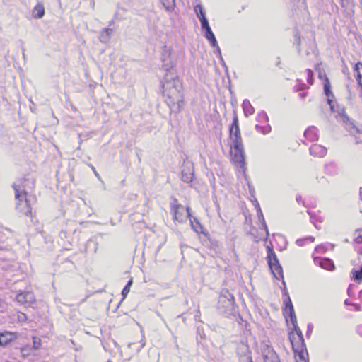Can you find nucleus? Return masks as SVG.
<instances>
[{
	"mask_svg": "<svg viewBox=\"0 0 362 362\" xmlns=\"http://www.w3.org/2000/svg\"><path fill=\"white\" fill-rule=\"evenodd\" d=\"M163 88V95L169 99L168 105L177 104L179 110L184 99L182 81L177 76L166 74Z\"/></svg>",
	"mask_w": 362,
	"mask_h": 362,
	"instance_id": "obj_1",
	"label": "nucleus"
},
{
	"mask_svg": "<svg viewBox=\"0 0 362 362\" xmlns=\"http://www.w3.org/2000/svg\"><path fill=\"white\" fill-rule=\"evenodd\" d=\"M16 199V209L21 214L32 216L31 199L28 192L16 184L13 185Z\"/></svg>",
	"mask_w": 362,
	"mask_h": 362,
	"instance_id": "obj_2",
	"label": "nucleus"
},
{
	"mask_svg": "<svg viewBox=\"0 0 362 362\" xmlns=\"http://www.w3.org/2000/svg\"><path fill=\"white\" fill-rule=\"evenodd\" d=\"M217 310L219 314L226 317L234 315L236 305L233 296L228 290H222L219 294Z\"/></svg>",
	"mask_w": 362,
	"mask_h": 362,
	"instance_id": "obj_3",
	"label": "nucleus"
},
{
	"mask_svg": "<svg viewBox=\"0 0 362 362\" xmlns=\"http://www.w3.org/2000/svg\"><path fill=\"white\" fill-rule=\"evenodd\" d=\"M289 340L293 352L298 356L299 359H304L308 356L303 334L294 335V332L290 333Z\"/></svg>",
	"mask_w": 362,
	"mask_h": 362,
	"instance_id": "obj_4",
	"label": "nucleus"
},
{
	"mask_svg": "<svg viewBox=\"0 0 362 362\" xmlns=\"http://www.w3.org/2000/svg\"><path fill=\"white\" fill-rule=\"evenodd\" d=\"M231 160L239 165L240 168H244L245 164V153L243 142L233 143L230 146Z\"/></svg>",
	"mask_w": 362,
	"mask_h": 362,
	"instance_id": "obj_5",
	"label": "nucleus"
},
{
	"mask_svg": "<svg viewBox=\"0 0 362 362\" xmlns=\"http://www.w3.org/2000/svg\"><path fill=\"white\" fill-rule=\"evenodd\" d=\"M261 354L264 362H281L279 355L274 348L268 344L262 343Z\"/></svg>",
	"mask_w": 362,
	"mask_h": 362,
	"instance_id": "obj_6",
	"label": "nucleus"
},
{
	"mask_svg": "<svg viewBox=\"0 0 362 362\" xmlns=\"http://www.w3.org/2000/svg\"><path fill=\"white\" fill-rule=\"evenodd\" d=\"M229 134L233 143H235L236 141H242L240 131L238 124V117L235 112L233 114V122L229 127Z\"/></svg>",
	"mask_w": 362,
	"mask_h": 362,
	"instance_id": "obj_7",
	"label": "nucleus"
},
{
	"mask_svg": "<svg viewBox=\"0 0 362 362\" xmlns=\"http://www.w3.org/2000/svg\"><path fill=\"white\" fill-rule=\"evenodd\" d=\"M194 175L193 163L191 162H184L182 170L181 179L186 183L192 182Z\"/></svg>",
	"mask_w": 362,
	"mask_h": 362,
	"instance_id": "obj_8",
	"label": "nucleus"
},
{
	"mask_svg": "<svg viewBox=\"0 0 362 362\" xmlns=\"http://www.w3.org/2000/svg\"><path fill=\"white\" fill-rule=\"evenodd\" d=\"M171 212L173 213V218L179 223L185 221V209L184 207L177 204V200L174 199V202L171 204Z\"/></svg>",
	"mask_w": 362,
	"mask_h": 362,
	"instance_id": "obj_9",
	"label": "nucleus"
},
{
	"mask_svg": "<svg viewBox=\"0 0 362 362\" xmlns=\"http://www.w3.org/2000/svg\"><path fill=\"white\" fill-rule=\"evenodd\" d=\"M161 60L163 62L162 68L163 70L168 71L173 68V65L170 47L165 46L163 48Z\"/></svg>",
	"mask_w": 362,
	"mask_h": 362,
	"instance_id": "obj_10",
	"label": "nucleus"
},
{
	"mask_svg": "<svg viewBox=\"0 0 362 362\" xmlns=\"http://www.w3.org/2000/svg\"><path fill=\"white\" fill-rule=\"evenodd\" d=\"M201 30L202 32V35L206 40H208V41L210 43V45H217L216 38L209 25V23L201 25Z\"/></svg>",
	"mask_w": 362,
	"mask_h": 362,
	"instance_id": "obj_11",
	"label": "nucleus"
},
{
	"mask_svg": "<svg viewBox=\"0 0 362 362\" xmlns=\"http://www.w3.org/2000/svg\"><path fill=\"white\" fill-rule=\"evenodd\" d=\"M16 300L22 304L30 305L35 301V296L29 291L18 293L16 296Z\"/></svg>",
	"mask_w": 362,
	"mask_h": 362,
	"instance_id": "obj_12",
	"label": "nucleus"
},
{
	"mask_svg": "<svg viewBox=\"0 0 362 362\" xmlns=\"http://www.w3.org/2000/svg\"><path fill=\"white\" fill-rule=\"evenodd\" d=\"M237 354L239 356L240 362H242L245 357L252 358L249 346L245 342H241L238 345Z\"/></svg>",
	"mask_w": 362,
	"mask_h": 362,
	"instance_id": "obj_13",
	"label": "nucleus"
},
{
	"mask_svg": "<svg viewBox=\"0 0 362 362\" xmlns=\"http://www.w3.org/2000/svg\"><path fill=\"white\" fill-rule=\"evenodd\" d=\"M315 264L320 267L329 271H333L335 269L334 262L329 258L316 257L314 259Z\"/></svg>",
	"mask_w": 362,
	"mask_h": 362,
	"instance_id": "obj_14",
	"label": "nucleus"
},
{
	"mask_svg": "<svg viewBox=\"0 0 362 362\" xmlns=\"http://www.w3.org/2000/svg\"><path fill=\"white\" fill-rule=\"evenodd\" d=\"M284 301V307H283V312L284 315L286 316L287 312L289 315V317H293L294 318V316L296 315L294 308L293 305V303L291 302V300L289 297V296H286V298L283 300Z\"/></svg>",
	"mask_w": 362,
	"mask_h": 362,
	"instance_id": "obj_15",
	"label": "nucleus"
},
{
	"mask_svg": "<svg viewBox=\"0 0 362 362\" xmlns=\"http://www.w3.org/2000/svg\"><path fill=\"white\" fill-rule=\"evenodd\" d=\"M310 153L314 156L322 158L327 154V148L319 144L313 145L310 149Z\"/></svg>",
	"mask_w": 362,
	"mask_h": 362,
	"instance_id": "obj_16",
	"label": "nucleus"
},
{
	"mask_svg": "<svg viewBox=\"0 0 362 362\" xmlns=\"http://www.w3.org/2000/svg\"><path fill=\"white\" fill-rule=\"evenodd\" d=\"M304 136L310 141H316L318 140L317 129L314 127H308L304 132Z\"/></svg>",
	"mask_w": 362,
	"mask_h": 362,
	"instance_id": "obj_17",
	"label": "nucleus"
},
{
	"mask_svg": "<svg viewBox=\"0 0 362 362\" xmlns=\"http://www.w3.org/2000/svg\"><path fill=\"white\" fill-rule=\"evenodd\" d=\"M194 11L196 12L197 16L200 21L201 25L209 23L208 19L206 18V14L203 9V7L200 4H197L194 7Z\"/></svg>",
	"mask_w": 362,
	"mask_h": 362,
	"instance_id": "obj_18",
	"label": "nucleus"
},
{
	"mask_svg": "<svg viewBox=\"0 0 362 362\" xmlns=\"http://www.w3.org/2000/svg\"><path fill=\"white\" fill-rule=\"evenodd\" d=\"M267 259L269 266L280 264L275 252L269 247H267Z\"/></svg>",
	"mask_w": 362,
	"mask_h": 362,
	"instance_id": "obj_19",
	"label": "nucleus"
},
{
	"mask_svg": "<svg viewBox=\"0 0 362 362\" xmlns=\"http://www.w3.org/2000/svg\"><path fill=\"white\" fill-rule=\"evenodd\" d=\"M113 33V30L112 28H104L100 32L99 35V40L102 43H107L112 36V34Z\"/></svg>",
	"mask_w": 362,
	"mask_h": 362,
	"instance_id": "obj_20",
	"label": "nucleus"
},
{
	"mask_svg": "<svg viewBox=\"0 0 362 362\" xmlns=\"http://www.w3.org/2000/svg\"><path fill=\"white\" fill-rule=\"evenodd\" d=\"M269 269L273 274L274 276L277 279H283L284 274H283V269L280 264H275L274 266L271 265L269 266Z\"/></svg>",
	"mask_w": 362,
	"mask_h": 362,
	"instance_id": "obj_21",
	"label": "nucleus"
},
{
	"mask_svg": "<svg viewBox=\"0 0 362 362\" xmlns=\"http://www.w3.org/2000/svg\"><path fill=\"white\" fill-rule=\"evenodd\" d=\"M13 339V334L11 332L0 333V346L7 345Z\"/></svg>",
	"mask_w": 362,
	"mask_h": 362,
	"instance_id": "obj_22",
	"label": "nucleus"
},
{
	"mask_svg": "<svg viewBox=\"0 0 362 362\" xmlns=\"http://www.w3.org/2000/svg\"><path fill=\"white\" fill-rule=\"evenodd\" d=\"M45 16V8L42 4H37L33 11V16L35 18H42Z\"/></svg>",
	"mask_w": 362,
	"mask_h": 362,
	"instance_id": "obj_23",
	"label": "nucleus"
},
{
	"mask_svg": "<svg viewBox=\"0 0 362 362\" xmlns=\"http://www.w3.org/2000/svg\"><path fill=\"white\" fill-rule=\"evenodd\" d=\"M243 109L244 115L246 117L252 115L255 112V108L252 106L250 101L247 99H245L243 103Z\"/></svg>",
	"mask_w": 362,
	"mask_h": 362,
	"instance_id": "obj_24",
	"label": "nucleus"
},
{
	"mask_svg": "<svg viewBox=\"0 0 362 362\" xmlns=\"http://www.w3.org/2000/svg\"><path fill=\"white\" fill-rule=\"evenodd\" d=\"M338 114L342 117V122L345 125L346 129H348V124L351 122V119L349 116L346 114L344 107H342L338 110Z\"/></svg>",
	"mask_w": 362,
	"mask_h": 362,
	"instance_id": "obj_25",
	"label": "nucleus"
},
{
	"mask_svg": "<svg viewBox=\"0 0 362 362\" xmlns=\"http://www.w3.org/2000/svg\"><path fill=\"white\" fill-rule=\"evenodd\" d=\"M354 71L356 73V79L358 83H361L362 78V63L358 62L354 65Z\"/></svg>",
	"mask_w": 362,
	"mask_h": 362,
	"instance_id": "obj_26",
	"label": "nucleus"
},
{
	"mask_svg": "<svg viewBox=\"0 0 362 362\" xmlns=\"http://www.w3.org/2000/svg\"><path fill=\"white\" fill-rule=\"evenodd\" d=\"M163 6L168 12H171L175 7V0H160Z\"/></svg>",
	"mask_w": 362,
	"mask_h": 362,
	"instance_id": "obj_27",
	"label": "nucleus"
},
{
	"mask_svg": "<svg viewBox=\"0 0 362 362\" xmlns=\"http://www.w3.org/2000/svg\"><path fill=\"white\" fill-rule=\"evenodd\" d=\"M351 274L352 278L356 282H361L362 281V264L360 266L358 270L354 269Z\"/></svg>",
	"mask_w": 362,
	"mask_h": 362,
	"instance_id": "obj_28",
	"label": "nucleus"
},
{
	"mask_svg": "<svg viewBox=\"0 0 362 362\" xmlns=\"http://www.w3.org/2000/svg\"><path fill=\"white\" fill-rule=\"evenodd\" d=\"M324 93L327 96V97H334V95L332 92V90H331V85H330V83H329V81L328 79V78H326L325 79V82L324 83Z\"/></svg>",
	"mask_w": 362,
	"mask_h": 362,
	"instance_id": "obj_29",
	"label": "nucleus"
},
{
	"mask_svg": "<svg viewBox=\"0 0 362 362\" xmlns=\"http://www.w3.org/2000/svg\"><path fill=\"white\" fill-rule=\"evenodd\" d=\"M290 320H291V324L293 325V330H294V335H297V334H303L300 329L299 328V327L298 326V323H297V318H296V316L295 315L294 316V318H293V317H290Z\"/></svg>",
	"mask_w": 362,
	"mask_h": 362,
	"instance_id": "obj_30",
	"label": "nucleus"
},
{
	"mask_svg": "<svg viewBox=\"0 0 362 362\" xmlns=\"http://www.w3.org/2000/svg\"><path fill=\"white\" fill-rule=\"evenodd\" d=\"M348 129H346L348 131L351 132H354V133L356 134H359L360 136H362V129H359L352 122H349L348 124Z\"/></svg>",
	"mask_w": 362,
	"mask_h": 362,
	"instance_id": "obj_31",
	"label": "nucleus"
},
{
	"mask_svg": "<svg viewBox=\"0 0 362 362\" xmlns=\"http://www.w3.org/2000/svg\"><path fill=\"white\" fill-rule=\"evenodd\" d=\"M132 284H133V280H132V279H131L127 281L126 286L122 289V295L123 299H124L126 298V296H127V294L129 293V292L130 291V287L132 286Z\"/></svg>",
	"mask_w": 362,
	"mask_h": 362,
	"instance_id": "obj_32",
	"label": "nucleus"
},
{
	"mask_svg": "<svg viewBox=\"0 0 362 362\" xmlns=\"http://www.w3.org/2000/svg\"><path fill=\"white\" fill-rule=\"evenodd\" d=\"M193 223L195 222V227L197 228V229L199 230V233H202V234H204L205 236L207 235L208 233H206L204 230V227L202 226V224L200 223L199 221L197 219V218L196 217H193Z\"/></svg>",
	"mask_w": 362,
	"mask_h": 362,
	"instance_id": "obj_33",
	"label": "nucleus"
},
{
	"mask_svg": "<svg viewBox=\"0 0 362 362\" xmlns=\"http://www.w3.org/2000/svg\"><path fill=\"white\" fill-rule=\"evenodd\" d=\"M186 212H187V218L189 219L190 221V225H191V227L196 232V233H199V230L197 229V228L195 227L194 224L193 223V221L192 219L191 218L192 217V214L190 213V209L189 207H187L186 208Z\"/></svg>",
	"mask_w": 362,
	"mask_h": 362,
	"instance_id": "obj_34",
	"label": "nucleus"
},
{
	"mask_svg": "<svg viewBox=\"0 0 362 362\" xmlns=\"http://www.w3.org/2000/svg\"><path fill=\"white\" fill-rule=\"evenodd\" d=\"M361 232H362V230L361 229H357L355 231V233H354V235H355L354 241L356 242L357 243H362V234H361Z\"/></svg>",
	"mask_w": 362,
	"mask_h": 362,
	"instance_id": "obj_35",
	"label": "nucleus"
},
{
	"mask_svg": "<svg viewBox=\"0 0 362 362\" xmlns=\"http://www.w3.org/2000/svg\"><path fill=\"white\" fill-rule=\"evenodd\" d=\"M212 47L215 48L214 53L219 57L221 61H223V57L221 55V48L218 46V44L217 43V45H211Z\"/></svg>",
	"mask_w": 362,
	"mask_h": 362,
	"instance_id": "obj_36",
	"label": "nucleus"
},
{
	"mask_svg": "<svg viewBox=\"0 0 362 362\" xmlns=\"http://www.w3.org/2000/svg\"><path fill=\"white\" fill-rule=\"evenodd\" d=\"M305 72L307 73V75H308V79H307V81L308 83L310 84H313V71L311 69H308L305 70Z\"/></svg>",
	"mask_w": 362,
	"mask_h": 362,
	"instance_id": "obj_37",
	"label": "nucleus"
},
{
	"mask_svg": "<svg viewBox=\"0 0 362 362\" xmlns=\"http://www.w3.org/2000/svg\"><path fill=\"white\" fill-rule=\"evenodd\" d=\"M255 128H256V129H259V128H260L262 133L264 134H268L269 132H270V131L272 129L271 127L269 125H268L266 127H260L259 125H256Z\"/></svg>",
	"mask_w": 362,
	"mask_h": 362,
	"instance_id": "obj_38",
	"label": "nucleus"
},
{
	"mask_svg": "<svg viewBox=\"0 0 362 362\" xmlns=\"http://www.w3.org/2000/svg\"><path fill=\"white\" fill-rule=\"evenodd\" d=\"M33 347L35 349H37L41 345L40 339L35 337H33Z\"/></svg>",
	"mask_w": 362,
	"mask_h": 362,
	"instance_id": "obj_39",
	"label": "nucleus"
},
{
	"mask_svg": "<svg viewBox=\"0 0 362 362\" xmlns=\"http://www.w3.org/2000/svg\"><path fill=\"white\" fill-rule=\"evenodd\" d=\"M351 134L354 136L355 138V144H362V136H358L357 135H356L354 132H351Z\"/></svg>",
	"mask_w": 362,
	"mask_h": 362,
	"instance_id": "obj_40",
	"label": "nucleus"
},
{
	"mask_svg": "<svg viewBox=\"0 0 362 362\" xmlns=\"http://www.w3.org/2000/svg\"><path fill=\"white\" fill-rule=\"evenodd\" d=\"M313 330V325L312 324L309 323L307 326V332H306V336L308 337H309L311 335Z\"/></svg>",
	"mask_w": 362,
	"mask_h": 362,
	"instance_id": "obj_41",
	"label": "nucleus"
},
{
	"mask_svg": "<svg viewBox=\"0 0 362 362\" xmlns=\"http://www.w3.org/2000/svg\"><path fill=\"white\" fill-rule=\"evenodd\" d=\"M257 216H258V219L259 221H262L263 219H264V216H263V213L261 210V208H260V206L258 205V209L257 210Z\"/></svg>",
	"mask_w": 362,
	"mask_h": 362,
	"instance_id": "obj_42",
	"label": "nucleus"
},
{
	"mask_svg": "<svg viewBox=\"0 0 362 362\" xmlns=\"http://www.w3.org/2000/svg\"><path fill=\"white\" fill-rule=\"evenodd\" d=\"M305 242V238H302V239H298L296 241V243L297 245L302 247V246L304 245Z\"/></svg>",
	"mask_w": 362,
	"mask_h": 362,
	"instance_id": "obj_43",
	"label": "nucleus"
},
{
	"mask_svg": "<svg viewBox=\"0 0 362 362\" xmlns=\"http://www.w3.org/2000/svg\"><path fill=\"white\" fill-rule=\"evenodd\" d=\"M261 222H262V228L265 230L267 235H269V230H268V228H267V226L265 220L263 219L262 221H261Z\"/></svg>",
	"mask_w": 362,
	"mask_h": 362,
	"instance_id": "obj_44",
	"label": "nucleus"
},
{
	"mask_svg": "<svg viewBox=\"0 0 362 362\" xmlns=\"http://www.w3.org/2000/svg\"><path fill=\"white\" fill-rule=\"evenodd\" d=\"M341 5L344 8L348 7L349 0H341Z\"/></svg>",
	"mask_w": 362,
	"mask_h": 362,
	"instance_id": "obj_45",
	"label": "nucleus"
},
{
	"mask_svg": "<svg viewBox=\"0 0 362 362\" xmlns=\"http://www.w3.org/2000/svg\"><path fill=\"white\" fill-rule=\"evenodd\" d=\"M357 333L362 337V325H359L356 328Z\"/></svg>",
	"mask_w": 362,
	"mask_h": 362,
	"instance_id": "obj_46",
	"label": "nucleus"
},
{
	"mask_svg": "<svg viewBox=\"0 0 362 362\" xmlns=\"http://www.w3.org/2000/svg\"><path fill=\"white\" fill-rule=\"evenodd\" d=\"M305 241H310L311 243L314 242L315 238L313 236H308L307 238H305Z\"/></svg>",
	"mask_w": 362,
	"mask_h": 362,
	"instance_id": "obj_47",
	"label": "nucleus"
},
{
	"mask_svg": "<svg viewBox=\"0 0 362 362\" xmlns=\"http://www.w3.org/2000/svg\"><path fill=\"white\" fill-rule=\"evenodd\" d=\"M262 115L266 121H269V117L265 112L263 111Z\"/></svg>",
	"mask_w": 362,
	"mask_h": 362,
	"instance_id": "obj_48",
	"label": "nucleus"
},
{
	"mask_svg": "<svg viewBox=\"0 0 362 362\" xmlns=\"http://www.w3.org/2000/svg\"><path fill=\"white\" fill-rule=\"evenodd\" d=\"M282 294H283V300L285 299V298H286V296H289L288 293L286 290H284L282 291Z\"/></svg>",
	"mask_w": 362,
	"mask_h": 362,
	"instance_id": "obj_49",
	"label": "nucleus"
},
{
	"mask_svg": "<svg viewBox=\"0 0 362 362\" xmlns=\"http://www.w3.org/2000/svg\"><path fill=\"white\" fill-rule=\"evenodd\" d=\"M327 104L330 106L331 105H333V100L332 98H330L329 97H328L327 100Z\"/></svg>",
	"mask_w": 362,
	"mask_h": 362,
	"instance_id": "obj_50",
	"label": "nucleus"
},
{
	"mask_svg": "<svg viewBox=\"0 0 362 362\" xmlns=\"http://www.w3.org/2000/svg\"><path fill=\"white\" fill-rule=\"evenodd\" d=\"M91 168L93 170V171L94 172V174L97 177H100L99 176V174L98 173V172L96 171L95 168L93 167V166H91Z\"/></svg>",
	"mask_w": 362,
	"mask_h": 362,
	"instance_id": "obj_51",
	"label": "nucleus"
},
{
	"mask_svg": "<svg viewBox=\"0 0 362 362\" xmlns=\"http://www.w3.org/2000/svg\"><path fill=\"white\" fill-rule=\"evenodd\" d=\"M296 201L298 204H300L301 201H302V197L300 195H297L296 196Z\"/></svg>",
	"mask_w": 362,
	"mask_h": 362,
	"instance_id": "obj_52",
	"label": "nucleus"
},
{
	"mask_svg": "<svg viewBox=\"0 0 362 362\" xmlns=\"http://www.w3.org/2000/svg\"><path fill=\"white\" fill-rule=\"evenodd\" d=\"M157 313V315L161 318L162 321L167 326V323H166L165 320H164V318L160 315V314L159 313Z\"/></svg>",
	"mask_w": 362,
	"mask_h": 362,
	"instance_id": "obj_53",
	"label": "nucleus"
},
{
	"mask_svg": "<svg viewBox=\"0 0 362 362\" xmlns=\"http://www.w3.org/2000/svg\"><path fill=\"white\" fill-rule=\"evenodd\" d=\"M306 95H307V93H300V94H299V97H300V98H305V97H306Z\"/></svg>",
	"mask_w": 362,
	"mask_h": 362,
	"instance_id": "obj_54",
	"label": "nucleus"
},
{
	"mask_svg": "<svg viewBox=\"0 0 362 362\" xmlns=\"http://www.w3.org/2000/svg\"><path fill=\"white\" fill-rule=\"evenodd\" d=\"M305 88V85L303 84L299 86V88H297V90L300 89H304Z\"/></svg>",
	"mask_w": 362,
	"mask_h": 362,
	"instance_id": "obj_55",
	"label": "nucleus"
},
{
	"mask_svg": "<svg viewBox=\"0 0 362 362\" xmlns=\"http://www.w3.org/2000/svg\"><path fill=\"white\" fill-rule=\"evenodd\" d=\"M4 308V303L0 302V311L2 312Z\"/></svg>",
	"mask_w": 362,
	"mask_h": 362,
	"instance_id": "obj_56",
	"label": "nucleus"
},
{
	"mask_svg": "<svg viewBox=\"0 0 362 362\" xmlns=\"http://www.w3.org/2000/svg\"><path fill=\"white\" fill-rule=\"evenodd\" d=\"M300 360L303 361V362H309L308 356H307L306 358H305L304 359H300Z\"/></svg>",
	"mask_w": 362,
	"mask_h": 362,
	"instance_id": "obj_57",
	"label": "nucleus"
},
{
	"mask_svg": "<svg viewBox=\"0 0 362 362\" xmlns=\"http://www.w3.org/2000/svg\"><path fill=\"white\" fill-rule=\"evenodd\" d=\"M348 91H349V98H352V96H353V94H352V93L351 92V90H350L349 89H348Z\"/></svg>",
	"mask_w": 362,
	"mask_h": 362,
	"instance_id": "obj_58",
	"label": "nucleus"
},
{
	"mask_svg": "<svg viewBox=\"0 0 362 362\" xmlns=\"http://www.w3.org/2000/svg\"><path fill=\"white\" fill-rule=\"evenodd\" d=\"M344 304L345 305H349L350 304L349 299L345 300Z\"/></svg>",
	"mask_w": 362,
	"mask_h": 362,
	"instance_id": "obj_59",
	"label": "nucleus"
},
{
	"mask_svg": "<svg viewBox=\"0 0 362 362\" xmlns=\"http://www.w3.org/2000/svg\"><path fill=\"white\" fill-rule=\"evenodd\" d=\"M330 109H331L332 112L334 111V105H330Z\"/></svg>",
	"mask_w": 362,
	"mask_h": 362,
	"instance_id": "obj_60",
	"label": "nucleus"
},
{
	"mask_svg": "<svg viewBox=\"0 0 362 362\" xmlns=\"http://www.w3.org/2000/svg\"><path fill=\"white\" fill-rule=\"evenodd\" d=\"M347 292H348V294H349V296H351V293H351V286H349V287L348 288Z\"/></svg>",
	"mask_w": 362,
	"mask_h": 362,
	"instance_id": "obj_61",
	"label": "nucleus"
},
{
	"mask_svg": "<svg viewBox=\"0 0 362 362\" xmlns=\"http://www.w3.org/2000/svg\"><path fill=\"white\" fill-rule=\"evenodd\" d=\"M114 24V20H111L110 22H109V25H112Z\"/></svg>",
	"mask_w": 362,
	"mask_h": 362,
	"instance_id": "obj_62",
	"label": "nucleus"
},
{
	"mask_svg": "<svg viewBox=\"0 0 362 362\" xmlns=\"http://www.w3.org/2000/svg\"><path fill=\"white\" fill-rule=\"evenodd\" d=\"M221 62L222 65H223V66L226 67V64H225L224 61L223 60V61H221Z\"/></svg>",
	"mask_w": 362,
	"mask_h": 362,
	"instance_id": "obj_63",
	"label": "nucleus"
},
{
	"mask_svg": "<svg viewBox=\"0 0 362 362\" xmlns=\"http://www.w3.org/2000/svg\"><path fill=\"white\" fill-rule=\"evenodd\" d=\"M278 59H279V61L277 62L276 65H277V66H279V65H280V64H281V61H280L279 57Z\"/></svg>",
	"mask_w": 362,
	"mask_h": 362,
	"instance_id": "obj_64",
	"label": "nucleus"
}]
</instances>
